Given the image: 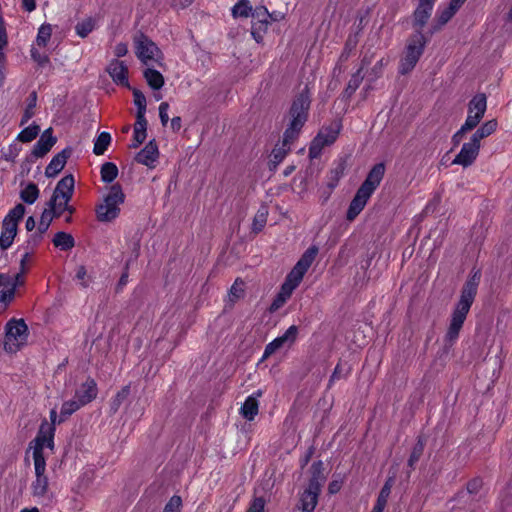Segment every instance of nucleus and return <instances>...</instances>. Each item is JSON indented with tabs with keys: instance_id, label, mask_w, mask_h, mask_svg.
Instances as JSON below:
<instances>
[{
	"instance_id": "obj_1",
	"label": "nucleus",
	"mask_w": 512,
	"mask_h": 512,
	"mask_svg": "<svg viewBox=\"0 0 512 512\" xmlns=\"http://www.w3.org/2000/svg\"><path fill=\"white\" fill-rule=\"evenodd\" d=\"M310 97L307 91L301 92L293 101L289 111V124L281 143L276 144L270 155V168L276 169L290 151L291 143L298 137L307 121Z\"/></svg>"
},
{
	"instance_id": "obj_2",
	"label": "nucleus",
	"mask_w": 512,
	"mask_h": 512,
	"mask_svg": "<svg viewBox=\"0 0 512 512\" xmlns=\"http://www.w3.org/2000/svg\"><path fill=\"white\" fill-rule=\"evenodd\" d=\"M479 280L480 274L475 272L462 288L460 299L451 314L449 325L443 339L446 350L452 348L459 338L460 331L477 294Z\"/></svg>"
},
{
	"instance_id": "obj_3",
	"label": "nucleus",
	"mask_w": 512,
	"mask_h": 512,
	"mask_svg": "<svg viewBox=\"0 0 512 512\" xmlns=\"http://www.w3.org/2000/svg\"><path fill=\"white\" fill-rule=\"evenodd\" d=\"M45 449H54V428L47 423L41 424L36 438L29 445V450H32L35 477H47Z\"/></svg>"
},
{
	"instance_id": "obj_4",
	"label": "nucleus",
	"mask_w": 512,
	"mask_h": 512,
	"mask_svg": "<svg viewBox=\"0 0 512 512\" xmlns=\"http://www.w3.org/2000/svg\"><path fill=\"white\" fill-rule=\"evenodd\" d=\"M322 468L323 463L321 461L313 463V476L311 477L307 488L300 495L299 503L297 504L294 512H314L318 503L321 487L324 482V477L321 476Z\"/></svg>"
},
{
	"instance_id": "obj_5",
	"label": "nucleus",
	"mask_w": 512,
	"mask_h": 512,
	"mask_svg": "<svg viewBox=\"0 0 512 512\" xmlns=\"http://www.w3.org/2000/svg\"><path fill=\"white\" fill-rule=\"evenodd\" d=\"M125 201V194L119 184L109 187L103 201L96 207V216L100 222H111L120 214V206Z\"/></svg>"
},
{
	"instance_id": "obj_6",
	"label": "nucleus",
	"mask_w": 512,
	"mask_h": 512,
	"mask_svg": "<svg viewBox=\"0 0 512 512\" xmlns=\"http://www.w3.org/2000/svg\"><path fill=\"white\" fill-rule=\"evenodd\" d=\"M28 327L23 319H10L5 325L4 349L16 353L26 345Z\"/></svg>"
},
{
	"instance_id": "obj_7",
	"label": "nucleus",
	"mask_w": 512,
	"mask_h": 512,
	"mask_svg": "<svg viewBox=\"0 0 512 512\" xmlns=\"http://www.w3.org/2000/svg\"><path fill=\"white\" fill-rule=\"evenodd\" d=\"M426 41L421 31H417L408 41L404 55L400 60L399 72L409 73L417 64L423 53Z\"/></svg>"
},
{
	"instance_id": "obj_8",
	"label": "nucleus",
	"mask_w": 512,
	"mask_h": 512,
	"mask_svg": "<svg viewBox=\"0 0 512 512\" xmlns=\"http://www.w3.org/2000/svg\"><path fill=\"white\" fill-rule=\"evenodd\" d=\"M25 214V207L19 203L12 208L5 216L2 222V231L0 234V247L2 250L8 249L14 241L17 234L18 222Z\"/></svg>"
},
{
	"instance_id": "obj_9",
	"label": "nucleus",
	"mask_w": 512,
	"mask_h": 512,
	"mask_svg": "<svg viewBox=\"0 0 512 512\" xmlns=\"http://www.w3.org/2000/svg\"><path fill=\"white\" fill-rule=\"evenodd\" d=\"M317 254L318 248L316 246L309 247L287 275L283 285L294 291L301 283L305 273L312 265Z\"/></svg>"
},
{
	"instance_id": "obj_10",
	"label": "nucleus",
	"mask_w": 512,
	"mask_h": 512,
	"mask_svg": "<svg viewBox=\"0 0 512 512\" xmlns=\"http://www.w3.org/2000/svg\"><path fill=\"white\" fill-rule=\"evenodd\" d=\"M25 273L20 270L13 275L0 274V287L3 288L0 292V313L6 310L9 303L13 300L16 287L24 284Z\"/></svg>"
},
{
	"instance_id": "obj_11",
	"label": "nucleus",
	"mask_w": 512,
	"mask_h": 512,
	"mask_svg": "<svg viewBox=\"0 0 512 512\" xmlns=\"http://www.w3.org/2000/svg\"><path fill=\"white\" fill-rule=\"evenodd\" d=\"M136 55L146 66L151 63H160L162 54L154 42L144 35L135 38Z\"/></svg>"
},
{
	"instance_id": "obj_12",
	"label": "nucleus",
	"mask_w": 512,
	"mask_h": 512,
	"mask_svg": "<svg viewBox=\"0 0 512 512\" xmlns=\"http://www.w3.org/2000/svg\"><path fill=\"white\" fill-rule=\"evenodd\" d=\"M339 131V125L322 129L311 143L309 148L310 157L316 158L320 154L323 147L334 143L338 137Z\"/></svg>"
},
{
	"instance_id": "obj_13",
	"label": "nucleus",
	"mask_w": 512,
	"mask_h": 512,
	"mask_svg": "<svg viewBox=\"0 0 512 512\" xmlns=\"http://www.w3.org/2000/svg\"><path fill=\"white\" fill-rule=\"evenodd\" d=\"M298 327L290 326L281 336H278L265 347L263 357H269L282 347H290L297 338Z\"/></svg>"
},
{
	"instance_id": "obj_14",
	"label": "nucleus",
	"mask_w": 512,
	"mask_h": 512,
	"mask_svg": "<svg viewBox=\"0 0 512 512\" xmlns=\"http://www.w3.org/2000/svg\"><path fill=\"white\" fill-rule=\"evenodd\" d=\"M56 218L55 216H52V213L50 210H48L46 207L44 208L38 226L37 230L30 235L28 239V244L32 246V248H35L38 246L41 241L43 240L44 234L48 231L53 219Z\"/></svg>"
},
{
	"instance_id": "obj_15",
	"label": "nucleus",
	"mask_w": 512,
	"mask_h": 512,
	"mask_svg": "<svg viewBox=\"0 0 512 512\" xmlns=\"http://www.w3.org/2000/svg\"><path fill=\"white\" fill-rule=\"evenodd\" d=\"M385 173V166L383 163H378L373 166L369 171L365 181L361 184L359 189L371 195L381 183Z\"/></svg>"
},
{
	"instance_id": "obj_16",
	"label": "nucleus",
	"mask_w": 512,
	"mask_h": 512,
	"mask_svg": "<svg viewBox=\"0 0 512 512\" xmlns=\"http://www.w3.org/2000/svg\"><path fill=\"white\" fill-rule=\"evenodd\" d=\"M479 151L480 148L476 145L466 142L462 145L461 150L453 159L452 164L461 165L464 168L469 167L478 157Z\"/></svg>"
},
{
	"instance_id": "obj_17",
	"label": "nucleus",
	"mask_w": 512,
	"mask_h": 512,
	"mask_svg": "<svg viewBox=\"0 0 512 512\" xmlns=\"http://www.w3.org/2000/svg\"><path fill=\"white\" fill-rule=\"evenodd\" d=\"M97 392L96 382L88 378L76 389L74 398L78 400L79 404L85 406L96 398Z\"/></svg>"
},
{
	"instance_id": "obj_18",
	"label": "nucleus",
	"mask_w": 512,
	"mask_h": 512,
	"mask_svg": "<svg viewBox=\"0 0 512 512\" xmlns=\"http://www.w3.org/2000/svg\"><path fill=\"white\" fill-rule=\"evenodd\" d=\"M107 72L117 85L129 86L128 68L123 61L112 60L107 67Z\"/></svg>"
},
{
	"instance_id": "obj_19",
	"label": "nucleus",
	"mask_w": 512,
	"mask_h": 512,
	"mask_svg": "<svg viewBox=\"0 0 512 512\" xmlns=\"http://www.w3.org/2000/svg\"><path fill=\"white\" fill-rule=\"evenodd\" d=\"M56 141V138L52 135V130L50 128L45 130L33 146L32 155L35 158L43 157L51 150Z\"/></svg>"
},
{
	"instance_id": "obj_20",
	"label": "nucleus",
	"mask_w": 512,
	"mask_h": 512,
	"mask_svg": "<svg viewBox=\"0 0 512 512\" xmlns=\"http://www.w3.org/2000/svg\"><path fill=\"white\" fill-rule=\"evenodd\" d=\"M262 390H257L249 395L243 403L240 413L248 421H252L259 411L258 398L262 396Z\"/></svg>"
},
{
	"instance_id": "obj_21",
	"label": "nucleus",
	"mask_w": 512,
	"mask_h": 512,
	"mask_svg": "<svg viewBox=\"0 0 512 512\" xmlns=\"http://www.w3.org/2000/svg\"><path fill=\"white\" fill-rule=\"evenodd\" d=\"M371 195L358 189L347 210V220L353 221L364 209Z\"/></svg>"
},
{
	"instance_id": "obj_22",
	"label": "nucleus",
	"mask_w": 512,
	"mask_h": 512,
	"mask_svg": "<svg viewBox=\"0 0 512 512\" xmlns=\"http://www.w3.org/2000/svg\"><path fill=\"white\" fill-rule=\"evenodd\" d=\"M159 156L158 146L154 140H151L146 146L137 154L136 161L147 167H153Z\"/></svg>"
},
{
	"instance_id": "obj_23",
	"label": "nucleus",
	"mask_w": 512,
	"mask_h": 512,
	"mask_svg": "<svg viewBox=\"0 0 512 512\" xmlns=\"http://www.w3.org/2000/svg\"><path fill=\"white\" fill-rule=\"evenodd\" d=\"M70 150L64 149L56 154L45 169V175L48 178L55 177L64 168L68 157L70 156Z\"/></svg>"
},
{
	"instance_id": "obj_24",
	"label": "nucleus",
	"mask_w": 512,
	"mask_h": 512,
	"mask_svg": "<svg viewBox=\"0 0 512 512\" xmlns=\"http://www.w3.org/2000/svg\"><path fill=\"white\" fill-rule=\"evenodd\" d=\"M30 489L33 497L42 502L49 501L52 498L49 492L48 477H35L31 483Z\"/></svg>"
},
{
	"instance_id": "obj_25",
	"label": "nucleus",
	"mask_w": 512,
	"mask_h": 512,
	"mask_svg": "<svg viewBox=\"0 0 512 512\" xmlns=\"http://www.w3.org/2000/svg\"><path fill=\"white\" fill-rule=\"evenodd\" d=\"M346 170V161L339 159L333 163L330 171L327 174L326 186L330 191H333L337 186L341 178L344 176Z\"/></svg>"
},
{
	"instance_id": "obj_26",
	"label": "nucleus",
	"mask_w": 512,
	"mask_h": 512,
	"mask_svg": "<svg viewBox=\"0 0 512 512\" xmlns=\"http://www.w3.org/2000/svg\"><path fill=\"white\" fill-rule=\"evenodd\" d=\"M434 3L427 0H419L414 12V26L421 29L428 21L433 10Z\"/></svg>"
},
{
	"instance_id": "obj_27",
	"label": "nucleus",
	"mask_w": 512,
	"mask_h": 512,
	"mask_svg": "<svg viewBox=\"0 0 512 512\" xmlns=\"http://www.w3.org/2000/svg\"><path fill=\"white\" fill-rule=\"evenodd\" d=\"M75 180L72 175L64 176L56 185L53 194L61 197L72 198L74 192Z\"/></svg>"
},
{
	"instance_id": "obj_28",
	"label": "nucleus",
	"mask_w": 512,
	"mask_h": 512,
	"mask_svg": "<svg viewBox=\"0 0 512 512\" xmlns=\"http://www.w3.org/2000/svg\"><path fill=\"white\" fill-rule=\"evenodd\" d=\"M71 199L72 198L68 197H64L62 199L57 195H52L50 200L46 203V208L50 210L52 216L59 218L64 212H66V209H68V203Z\"/></svg>"
},
{
	"instance_id": "obj_29",
	"label": "nucleus",
	"mask_w": 512,
	"mask_h": 512,
	"mask_svg": "<svg viewBox=\"0 0 512 512\" xmlns=\"http://www.w3.org/2000/svg\"><path fill=\"white\" fill-rule=\"evenodd\" d=\"M52 243L56 248H59L63 251L71 250L75 246V240L73 236L67 232H57L53 239Z\"/></svg>"
},
{
	"instance_id": "obj_30",
	"label": "nucleus",
	"mask_w": 512,
	"mask_h": 512,
	"mask_svg": "<svg viewBox=\"0 0 512 512\" xmlns=\"http://www.w3.org/2000/svg\"><path fill=\"white\" fill-rule=\"evenodd\" d=\"M40 191L38 186L35 183L26 184L20 191V199L28 204H34L39 198Z\"/></svg>"
},
{
	"instance_id": "obj_31",
	"label": "nucleus",
	"mask_w": 512,
	"mask_h": 512,
	"mask_svg": "<svg viewBox=\"0 0 512 512\" xmlns=\"http://www.w3.org/2000/svg\"><path fill=\"white\" fill-rule=\"evenodd\" d=\"M477 108H479L480 111H478L479 115H483L486 112L487 109V98L485 94L480 93L475 95L468 104V115H476Z\"/></svg>"
},
{
	"instance_id": "obj_32",
	"label": "nucleus",
	"mask_w": 512,
	"mask_h": 512,
	"mask_svg": "<svg viewBox=\"0 0 512 512\" xmlns=\"http://www.w3.org/2000/svg\"><path fill=\"white\" fill-rule=\"evenodd\" d=\"M143 75H144V78L147 81L148 85L152 89L159 90L163 87L164 77L159 71H157L153 68H147V69H145Z\"/></svg>"
},
{
	"instance_id": "obj_33",
	"label": "nucleus",
	"mask_w": 512,
	"mask_h": 512,
	"mask_svg": "<svg viewBox=\"0 0 512 512\" xmlns=\"http://www.w3.org/2000/svg\"><path fill=\"white\" fill-rule=\"evenodd\" d=\"M391 487H392L391 479H389L382 487V489L378 495L376 504L374 505L371 512H383L384 511L387 501H388V498L391 493Z\"/></svg>"
},
{
	"instance_id": "obj_34",
	"label": "nucleus",
	"mask_w": 512,
	"mask_h": 512,
	"mask_svg": "<svg viewBox=\"0 0 512 512\" xmlns=\"http://www.w3.org/2000/svg\"><path fill=\"white\" fill-rule=\"evenodd\" d=\"M292 293L293 290L282 284L279 293L276 295V297L274 298L273 302L270 305L269 311L273 313L279 310L291 297Z\"/></svg>"
},
{
	"instance_id": "obj_35",
	"label": "nucleus",
	"mask_w": 512,
	"mask_h": 512,
	"mask_svg": "<svg viewBox=\"0 0 512 512\" xmlns=\"http://www.w3.org/2000/svg\"><path fill=\"white\" fill-rule=\"evenodd\" d=\"M37 104V94L35 91L31 92L27 98L26 107L22 115L20 125H25L35 114V108Z\"/></svg>"
},
{
	"instance_id": "obj_36",
	"label": "nucleus",
	"mask_w": 512,
	"mask_h": 512,
	"mask_svg": "<svg viewBox=\"0 0 512 512\" xmlns=\"http://www.w3.org/2000/svg\"><path fill=\"white\" fill-rule=\"evenodd\" d=\"M111 135L108 132H101L94 141L93 153L103 155L111 143Z\"/></svg>"
},
{
	"instance_id": "obj_37",
	"label": "nucleus",
	"mask_w": 512,
	"mask_h": 512,
	"mask_svg": "<svg viewBox=\"0 0 512 512\" xmlns=\"http://www.w3.org/2000/svg\"><path fill=\"white\" fill-rule=\"evenodd\" d=\"M81 407H83V405L79 404L78 400L75 398L65 401L61 407L58 423L65 421L70 415L79 410Z\"/></svg>"
},
{
	"instance_id": "obj_38",
	"label": "nucleus",
	"mask_w": 512,
	"mask_h": 512,
	"mask_svg": "<svg viewBox=\"0 0 512 512\" xmlns=\"http://www.w3.org/2000/svg\"><path fill=\"white\" fill-rule=\"evenodd\" d=\"M101 180L105 183L113 182L118 176V167L112 162H105L101 166Z\"/></svg>"
},
{
	"instance_id": "obj_39",
	"label": "nucleus",
	"mask_w": 512,
	"mask_h": 512,
	"mask_svg": "<svg viewBox=\"0 0 512 512\" xmlns=\"http://www.w3.org/2000/svg\"><path fill=\"white\" fill-rule=\"evenodd\" d=\"M96 27V21L94 18H86L83 21L79 22L75 26L76 34L81 37H87Z\"/></svg>"
},
{
	"instance_id": "obj_40",
	"label": "nucleus",
	"mask_w": 512,
	"mask_h": 512,
	"mask_svg": "<svg viewBox=\"0 0 512 512\" xmlns=\"http://www.w3.org/2000/svg\"><path fill=\"white\" fill-rule=\"evenodd\" d=\"M40 127L36 124H31L30 126L24 128L18 135L16 140L23 142V143H29L33 141L39 134Z\"/></svg>"
},
{
	"instance_id": "obj_41",
	"label": "nucleus",
	"mask_w": 512,
	"mask_h": 512,
	"mask_svg": "<svg viewBox=\"0 0 512 512\" xmlns=\"http://www.w3.org/2000/svg\"><path fill=\"white\" fill-rule=\"evenodd\" d=\"M52 35V26L50 24H42L36 36V44L39 47H45Z\"/></svg>"
},
{
	"instance_id": "obj_42",
	"label": "nucleus",
	"mask_w": 512,
	"mask_h": 512,
	"mask_svg": "<svg viewBox=\"0 0 512 512\" xmlns=\"http://www.w3.org/2000/svg\"><path fill=\"white\" fill-rule=\"evenodd\" d=\"M252 13V6L248 0H240L232 7L233 17H248Z\"/></svg>"
},
{
	"instance_id": "obj_43",
	"label": "nucleus",
	"mask_w": 512,
	"mask_h": 512,
	"mask_svg": "<svg viewBox=\"0 0 512 512\" xmlns=\"http://www.w3.org/2000/svg\"><path fill=\"white\" fill-rule=\"evenodd\" d=\"M458 9L459 8L454 6L451 2L447 7L439 8L437 14V21L439 26H443L444 24H446L454 16Z\"/></svg>"
},
{
	"instance_id": "obj_44",
	"label": "nucleus",
	"mask_w": 512,
	"mask_h": 512,
	"mask_svg": "<svg viewBox=\"0 0 512 512\" xmlns=\"http://www.w3.org/2000/svg\"><path fill=\"white\" fill-rule=\"evenodd\" d=\"M268 210L266 207H261L253 219L252 229L255 233L262 231L267 222Z\"/></svg>"
},
{
	"instance_id": "obj_45",
	"label": "nucleus",
	"mask_w": 512,
	"mask_h": 512,
	"mask_svg": "<svg viewBox=\"0 0 512 512\" xmlns=\"http://www.w3.org/2000/svg\"><path fill=\"white\" fill-rule=\"evenodd\" d=\"M476 110V115H467L464 124L461 126V132L471 131L478 126L484 116L478 114V111H480L479 108Z\"/></svg>"
},
{
	"instance_id": "obj_46",
	"label": "nucleus",
	"mask_w": 512,
	"mask_h": 512,
	"mask_svg": "<svg viewBox=\"0 0 512 512\" xmlns=\"http://www.w3.org/2000/svg\"><path fill=\"white\" fill-rule=\"evenodd\" d=\"M476 110V115H467L464 124L461 126V132L471 131L478 126L484 116L478 114V111H480L479 108Z\"/></svg>"
},
{
	"instance_id": "obj_47",
	"label": "nucleus",
	"mask_w": 512,
	"mask_h": 512,
	"mask_svg": "<svg viewBox=\"0 0 512 512\" xmlns=\"http://www.w3.org/2000/svg\"><path fill=\"white\" fill-rule=\"evenodd\" d=\"M424 450V442L419 438L417 444L414 446L408 460V465L413 468L416 462L420 459Z\"/></svg>"
},
{
	"instance_id": "obj_48",
	"label": "nucleus",
	"mask_w": 512,
	"mask_h": 512,
	"mask_svg": "<svg viewBox=\"0 0 512 512\" xmlns=\"http://www.w3.org/2000/svg\"><path fill=\"white\" fill-rule=\"evenodd\" d=\"M251 16L254 18V19H257V24L260 25V27L262 26H267L268 25V16H269V13H268V10L265 8V7H257L254 12L251 13Z\"/></svg>"
},
{
	"instance_id": "obj_49",
	"label": "nucleus",
	"mask_w": 512,
	"mask_h": 512,
	"mask_svg": "<svg viewBox=\"0 0 512 512\" xmlns=\"http://www.w3.org/2000/svg\"><path fill=\"white\" fill-rule=\"evenodd\" d=\"M134 104L137 107V114H145L146 113V98L144 94L137 90H133Z\"/></svg>"
},
{
	"instance_id": "obj_50",
	"label": "nucleus",
	"mask_w": 512,
	"mask_h": 512,
	"mask_svg": "<svg viewBox=\"0 0 512 512\" xmlns=\"http://www.w3.org/2000/svg\"><path fill=\"white\" fill-rule=\"evenodd\" d=\"M21 151V147L16 142L10 144L8 148L2 152V157L6 161L14 162Z\"/></svg>"
},
{
	"instance_id": "obj_51",
	"label": "nucleus",
	"mask_w": 512,
	"mask_h": 512,
	"mask_svg": "<svg viewBox=\"0 0 512 512\" xmlns=\"http://www.w3.org/2000/svg\"><path fill=\"white\" fill-rule=\"evenodd\" d=\"M182 506V499L180 496L174 495L166 503L163 512H180Z\"/></svg>"
},
{
	"instance_id": "obj_52",
	"label": "nucleus",
	"mask_w": 512,
	"mask_h": 512,
	"mask_svg": "<svg viewBox=\"0 0 512 512\" xmlns=\"http://www.w3.org/2000/svg\"><path fill=\"white\" fill-rule=\"evenodd\" d=\"M130 393L129 386H125L117 393L115 398L112 401L111 407L114 411H117L122 402L128 397Z\"/></svg>"
},
{
	"instance_id": "obj_53",
	"label": "nucleus",
	"mask_w": 512,
	"mask_h": 512,
	"mask_svg": "<svg viewBox=\"0 0 512 512\" xmlns=\"http://www.w3.org/2000/svg\"><path fill=\"white\" fill-rule=\"evenodd\" d=\"M497 125V121L495 119H492L483 123L478 129L486 138L496 131Z\"/></svg>"
},
{
	"instance_id": "obj_54",
	"label": "nucleus",
	"mask_w": 512,
	"mask_h": 512,
	"mask_svg": "<svg viewBox=\"0 0 512 512\" xmlns=\"http://www.w3.org/2000/svg\"><path fill=\"white\" fill-rule=\"evenodd\" d=\"M33 250L34 248H32V246L27 243L26 251L20 260V270H22V272H26L28 270V263L32 259Z\"/></svg>"
},
{
	"instance_id": "obj_55",
	"label": "nucleus",
	"mask_w": 512,
	"mask_h": 512,
	"mask_svg": "<svg viewBox=\"0 0 512 512\" xmlns=\"http://www.w3.org/2000/svg\"><path fill=\"white\" fill-rule=\"evenodd\" d=\"M361 81H362V76L360 75V71H358L349 80L346 91L349 94L354 93L357 90V88L359 87Z\"/></svg>"
},
{
	"instance_id": "obj_56",
	"label": "nucleus",
	"mask_w": 512,
	"mask_h": 512,
	"mask_svg": "<svg viewBox=\"0 0 512 512\" xmlns=\"http://www.w3.org/2000/svg\"><path fill=\"white\" fill-rule=\"evenodd\" d=\"M76 279L80 281V285L84 288L90 284V278L87 276V271L84 266H79L76 271Z\"/></svg>"
},
{
	"instance_id": "obj_57",
	"label": "nucleus",
	"mask_w": 512,
	"mask_h": 512,
	"mask_svg": "<svg viewBox=\"0 0 512 512\" xmlns=\"http://www.w3.org/2000/svg\"><path fill=\"white\" fill-rule=\"evenodd\" d=\"M31 57L40 66H44V65H46L49 62L48 56L45 55V54L40 53L38 51V49L35 48V47L31 48Z\"/></svg>"
},
{
	"instance_id": "obj_58",
	"label": "nucleus",
	"mask_w": 512,
	"mask_h": 512,
	"mask_svg": "<svg viewBox=\"0 0 512 512\" xmlns=\"http://www.w3.org/2000/svg\"><path fill=\"white\" fill-rule=\"evenodd\" d=\"M266 29L267 26L260 27L259 24L253 23L251 35L257 43H260L263 40V34L265 33Z\"/></svg>"
},
{
	"instance_id": "obj_59",
	"label": "nucleus",
	"mask_w": 512,
	"mask_h": 512,
	"mask_svg": "<svg viewBox=\"0 0 512 512\" xmlns=\"http://www.w3.org/2000/svg\"><path fill=\"white\" fill-rule=\"evenodd\" d=\"M265 500L262 497H256L250 504L247 512H264Z\"/></svg>"
},
{
	"instance_id": "obj_60",
	"label": "nucleus",
	"mask_w": 512,
	"mask_h": 512,
	"mask_svg": "<svg viewBox=\"0 0 512 512\" xmlns=\"http://www.w3.org/2000/svg\"><path fill=\"white\" fill-rule=\"evenodd\" d=\"M168 110H169V104L167 102H162L159 105V117H160L161 124L163 126H166L169 121Z\"/></svg>"
},
{
	"instance_id": "obj_61",
	"label": "nucleus",
	"mask_w": 512,
	"mask_h": 512,
	"mask_svg": "<svg viewBox=\"0 0 512 512\" xmlns=\"http://www.w3.org/2000/svg\"><path fill=\"white\" fill-rule=\"evenodd\" d=\"M147 120L145 114H136V122L134 124V131L146 132Z\"/></svg>"
},
{
	"instance_id": "obj_62",
	"label": "nucleus",
	"mask_w": 512,
	"mask_h": 512,
	"mask_svg": "<svg viewBox=\"0 0 512 512\" xmlns=\"http://www.w3.org/2000/svg\"><path fill=\"white\" fill-rule=\"evenodd\" d=\"M349 373V369L344 368L341 364H337L334 369V372L330 378V383L338 380L342 377H345Z\"/></svg>"
},
{
	"instance_id": "obj_63",
	"label": "nucleus",
	"mask_w": 512,
	"mask_h": 512,
	"mask_svg": "<svg viewBox=\"0 0 512 512\" xmlns=\"http://www.w3.org/2000/svg\"><path fill=\"white\" fill-rule=\"evenodd\" d=\"M146 136V132L134 131L133 143L131 144V148H137L140 144L144 142Z\"/></svg>"
},
{
	"instance_id": "obj_64",
	"label": "nucleus",
	"mask_w": 512,
	"mask_h": 512,
	"mask_svg": "<svg viewBox=\"0 0 512 512\" xmlns=\"http://www.w3.org/2000/svg\"><path fill=\"white\" fill-rule=\"evenodd\" d=\"M244 292L243 289V283H238L235 281V283L230 288V296L234 298H239Z\"/></svg>"
}]
</instances>
